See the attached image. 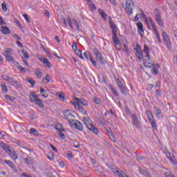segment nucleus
<instances>
[{
	"label": "nucleus",
	"mask_w": 177,
	"mask_h": 177,
	"mask_svg": "<svg viewBox=\"0 0 177 177\" xmlns=\"http://www.w3.org/2000/svg\"><path fill=\"white\" fill-rule=\"evenodd\" d=\"M142 17H145L146 15H145V12H142ZM145 23L147 27V28H150V23L149 22V19H147V17H145Z\"/></svg>",
	"instance_id": "32"
},
{
	"label": "nucleus",
	"mask_w": 177,
	"mask_h": 177,
	"mask_svg": "<svg viewBox=\"0 0 177 177\" xmlns=\"http://www.w3.org/2000/svg\"><path fill=\"white\" fill-rule=\"evenodd\" d=\"M24 161L28 165H32L33 161L32 159L30 157L28 156L27 158L24 159Z\"/></svg>",
	"instance_id": "28"
},
{
	"label": "nucleus",
	"mask_w": 177,
	"mask_h": 177,
	"mask_svg": "<svg viewBox=\"0 0 177 177\" xmlns=\"http://www.w3.org/2000/svg\"><path fill=\"white\" fill-rule=\"evenodd\" d=\"M6 59L7 62L13 63L15 60L13 59V57L12 55H6Z\"/></svg>",
	"instance_id": "40"
},
{
	"label": "nucleus",
	"mask_w": 177,
	"mask_h": 177,
	"mask_svg": "<svg viewBox=\"0 0 177 177\" xmlns=\"http://www.w3.org/2000/svg\"><path fill=\"white\" fill-rule=\"evenodd\" d=\"M98 12H99L100 16H102V19H104V20H106V19H107V15H106V12L103 10V9L99 8V9H98Z\"/></svg>",
	"instance_id": "26"
},
{
	"label": "nucleus",
	"mask_w": 177,
	"mask_h": 177,
	"mask_svg": "<svg viewBox=\"0 0 177 177\" xmlns=\"http://www.w3.org/2000/svg\"><path fill=\"white\" fill-rule=\"evenodd\" d=\"M63 114H64V118L66 120L68 119V117H70V115H71V113H70V111H68V110L64 111Z\"/></svg>",
	"instance_id": "33"
},
{
	"label": "nucleus",
	"mask_w": 177,
	"mask_h": 177,
	"mask_svg": "<svg viewBox=\"0 0 177 177\" xmlns=\"http://www.w3.org/2000/svg\"><path fill=\"white\" fill-rule=\"evenodd\" d=\"M73 22L75 24L77 31H81V29H80V24H78V22L77 21V19H73Z\"/></svg>",
	"instance_id": "39"
},
{
	"label": "nucleus",
	"mask_w": 177,
	"mask_h": 177,
	"mask_svg": "<svg viewBox=\"0 0 177 177\" xmlns=\"http://www.w3.org/2000/svg\"><path fill=\"white\" fill-rule=\"evenodd\" d=\"M165 177H176L175 175L172 174V172L168 171L165 173Z\"/></svg>",
	"instance_id": "49"
},
{
	"label": "nucleus",
	"mask_w": 177,
	"mask_h": 177,
	"mask_svg": "<svg viewBox=\"0 0 177 177\" xmlns=\"http://www.w3.org/2000/svg\"><path fill=\"white\" fill-rule=\"evenodd\" d=\"M149 122H150L153 129H155V131H157V123L156 122V120H154V118H149Z\"/></svg>",
	"instance_id": "21"
},
{
	"label": "nucleus",
	"mask_w": 177,
	"mask_h": 177,
	"mask_svg": "<svg viewBox=\"0 0 177 177\" xmlns=\"http://www.w3.org/2000/svg\"><path fill=\"white\" fill-rule=\"evenodd\" d=\"M109 26L111 29L112 30V34L114 32H117V26L114 22H113V19H111V17H110L109 20Z\"/></svg>",
	"instance_id": "16"
},
{
	"label": "nucleus",
	"mask_w": 177,
	"mask_h": 177,
	"mask_svg": "<svg viewBox=\"0 0 177 177\" xmlns=\"http://www.w3.org/2000/svg\"><path fill=\"white\" fill-rule=\"evenodd\" d=\"M72 127H73V128H75V129H78L79 131L84 130V126L82 125V123H81L78 120H73L72 123Z\"/></svg>",
	"instance_id": "11"
},
{
	"label": "nucleus",
	"mask_w": 177,
	"mask_h": 177,
	"mask_svg": "<svg viewBox=\"0 0 177 177\" xmlns=\"http://www.w3.org/2000/svg\"><path fill=\"white\" fill-rule=\"evenodd\" d=\"M135 8V3L132 0H126V10L129 15H132V10Z\"/></svg>",
	"instance_id": "8"
},
{
	"label": "nucleus",
	"mask_w": 177,
	"mask_h": 177,
	"mask_svg": "<svg viewBox=\"0 0 177 177\" xmlns=\"http://www.w3.org/2000/svg\"><path fill=\"white\" fill-rule=\"evenodd\" d=\"M120 92L122 95H127V88L125 86H122L120 88Z\"/></svg>",
	"instance_id": "43"
},
{
	"label": "nucleus",
	"mask_w": 177,
	"mask_h": 177,
	"mask_svg": "<svg viewBox=\"0 0 177 177\" xmlns=\"http://www.w3.org/2000/svg\"><path fill=\"white\" fill-rule=\"evenodd\" d=\"M35 74L37 75V78H42V72L41 71H35Z\"/></svg>",
	"instance_id": "41"
},
{
	"label": "nucleus",
	"mask_w": 177,
	"mask_h": 177,
	"mask_svg": "<svg viewBox=\"0 0 177 177\" xmlns=\"http://www.w3.org/2000/svg\"><path fill=\"white\" fill-rule=\"evenodd\" d=\"M155 15V20L156 23L160 26V27H164V21H162V18L161 17V12L160 10L156 9L154 11Z\"/></svg>",
	"instance_id": "4"
},
{
	"label": "nucleus",
	"mask_w": 177,
	"mask_h": 177,
	"mask_svg": "<svg viewBox=\"0 0 177 177\" xmlns=\"http://www.w3.org/2000/svg\"><path fill=\"white\" fill-rule=\"evenodd\" d=\"M112 39L117 50H121V43L120 42V39L117 36V32L112 33Z\"/></svg>",
	"instance_id": "6"
},
{
	"label": "nucleus",
	"mask_w": 177,
	"mask_h": 177,
	"mask_svg": "<svg viewBox=\"0 0 177 177\" xmlns=\"http://www.w3.org/2000/svg\"><path fill=\"white\" fill-rule=\"evenodd\" d=\"M162 37L167 49H171V48H172V45L171 44V39H169V37H168L167 32L163 31L162 33Z\"/></svg>",
	"instance_id": "7"
},
{
	"label": "nucleus",
	"mask_w": 177,
	"mask_h": 177,
	"mask_svg": "<svg viewBox=\"0 0 177 177\" xmlns=\"http://www.w3.org/2000/svg\"><path fill=\"white\" fill-rule=\"evenodd\" d=\"M84 1L86 2V3L88 4V6L91 9H93V10H96V6H95V3H93V1H92L91 0H84Z\"/></svg>",
	"instance_id": "23"
},
{
	"label": "nucleus",
	"mask_w": 177,
	"mask_h": 177,
	"mask_svg": "<svg viewBox=\"0 0 177 177\" xmlns=\"http://www.w3.org/2000/svg\"><path fill=\"white\" fill-rule=\"evenodd\" d=\"M147 115L148 117V120L149 118H154V116H153V114H151V112H150V111H147Z\"/></svg>",
	"instance_id": "57"
},
{
	"label": "nucleus",
	"mask_w": 177,
	"mask_h": 177,
	"mask_svg": "<svg viewBox=\"0 0 177 177\" xmlns=\"http://www.w3.org/2000/svg\"><path fill=\"white\" fill-rule=\"evenodd\" d=\"M149 52H150V50L147 45H144V53L145 54V57H147V59H145V60L144 64L145 67H149V68H151V67L154 66V61L151 60V59L150 58V54L149 53Z\"/></svg>",
	"instance_id": "1"
},
{
	"label": "nucleus",
	"mask_w": 177,
	"mask_h": 177,
	"mask_svg": "<svg viewBox=\"0 0 177 177\" xmlns=\"http://www.w3.org/2000/svg\"><path fill=\"white\" fill-rule=\"evenodd\" d=\"M115 81H116L117 84H118V86L119 88H122V86H124V85H122V82H121L120 81V79H119V78H115Z\"/></svg>",
	"instance_id": "50"
},
{
	"label": "nucleus",
	"mask_w": 177,
	"mask_h": 177,
	"mask_svg": "<svg viewBox=\"0 0 177 177\" xmlns=\"http://www.w3.org/2000/svg\"><path fill=\"white\" fill-rule=\"evenodd\" d=\"M59 136L61 138V139H65L66 138V135H64V133H62V131H59Z\"/></svg>",
	"instance_id": "61"
},
{
	"label": "nucleus",
	"mask_w": 177,
	"mask_h": 177,
	"mask_svg": "<svg viewBox=\"0 0 177 177\" xmlns=\"http://www.w3.org/2000/svg\"><path fill=\"white\" fill-rule=\"evenodd\" d=\"M56 96H58L59 100H61V102H64V100H66V97L64 95V93L61 92V93H56Z\"/></svg>",
	"instance_id": "25"
},
{
	"label": "nucleus",
	"mask_w": 177,
	"mask_h": 177,
	"mask_svg": "<svg viewBox=\"0 0 177 177\" xmlns=\"http://www.w3.org/2000/svg\"><path fill=\"white\" fill-rule=\"evenodd\" d=\"M93 53L95 55V57L97 59V60H98V62L101 64H103V56L102 55V53H100V51L99 50H97V48H95L93 50Z\"/></svg>",
	"instance_id": "10"
},
{
	"label": "nucleus",
	"mask_w": 177,
	"mask_h": 177,
	"mask_svg": "<svg viewBox=\"0 0 177 177\" xmlns=\"http://www.w3.org/2000/svg\"><path fill=\"white\" fill-rule=\"evenodd\" d=\"M134 53L136 54L138 59H139V60H142V59H143V53L142 52L140 46H139V44L136 46L134 48Z\"/></svg>",
	"instance_id": "9"
},
{
	"label": "nucleus",
	"mask_w": 177,
	"mask_h": 177,
	"mask_svg": "<svg viewBox=\"0 0 177 177\" xmlns=\"http://www.w3.org/2000/svg\"><path fill=\"white\" fill-rule=\"evenodd\" d=\"M108 168H109V169H111V171L115 174V175H118V177H128V176L127 174H125V173L121 170H120V169H118V167H115V166H109L108 164H106Z\"/></svg>",
	"instance_id": "3"
},
{
	"label": "nucleus",
	"mask_w": 177,
	"mask_h": 177,
	"mask_svg": "<svg viewBox=\"0 0 177 177\" xmlns=\"http://www.w3.org/2000/svg\"><path fill=\"white\" fill-rule=\"evenodd\" d=\"M46 81L47 83L50 82V76L49 75H46L44 78H43V81Z\"/></svg>",
	"instance_id": "55"
},
{
	"label": "nucleus",
	"mask_w": 177,
	"mask_h": 177,
	"mask_svg": "<svg viewBox=\"0 0 177 177\" xmlns=\"http://www.w3.org/2000/svg\"><path fill=\"white\" fill-rule=\"evenodd\" d=\"M132 118L135 127H137L138 129H140V128H142V125L140 124V121L138 120V117L136 116V115L133 114L132 115Z\"/></svg>",
	"instance_id": "13"
},
{
	"label": "nucleus",
	"mask_w": 177,
	"mask_h": 177,
	"mask_svg": "<svg viewBox=\"0 0 177 177\" xmlns=\"http://www.w3.org/2000/svg\"><path fill=\"white\" fill-rule=\"evenodd\" d=\"M21 53H22L23 56L26 57V59H30V55H28V53L27 51L21 50Z\"/></svg>",
	"instance_id": "37"
},
{
	"label": "nucleus",
	"mask_w": 177,
	"mask_h": 177,
	"mask_svg": "<svg viewBox=\"0 0 177 177\" xmlns=\"http://www.w3.org/2000/svg\"><path fill=\"white\" fill-rule=\"evenodd\" d=\"M84 56L86 59V60H89L91 57H92V54H91L89 51H86L84 53Z\"/></svg>",
	"instance_id": "34"
},
{
	"label": "nucleus",
	"mask_w": 177,
	"mask_h": 177,
	"mask_svg": "<svg viewBox=\"0 0 177 177\" xmlns=\"http://www.w3.org/2000/svg\"><path fill=\"white\" fill-rule=\"evenodd\" d=\"M26 81L28 82H29V84H30V85H32V86H34V85H35V80H34L32 79H27Z\"/></svg>",
	"instance_id": "53"
},
{
	"label": "nucleus",
	"mask_w": 177,
	"mask_h": 177,
	"mask_svg": "<svg viewBox=\"0 0 177 177\" xmlns=\"http://www.w3.org/2000/svg\"><path fill=\"white\" fill-rule=\"evenodd\" d=\"M59 19L62 24H64L65 27H67V21H66V18H64V17H61Z\"/></svg>",
	"instance_id": "46"
},
{
	"label": "nucleus",
	"mask_w": 177,
	"mask_h": 177,
	"mask_svg": "<svg viewBox=\"0 0 177 177\" xmlns=\"http://www.w3.org/2000/svg\"><path fill=\"white\" fill-rule=\"evenodd\" d=\"M1 88L3 93H6V92H8V86L6 84H1Z\"/></svg>",
	"instance_id": "45"
},
{
	"label": "nucleus",
	"mask_w": 177,
	"mask_h": 177,
	"mask_svg": "<svg viewBox=\"0 0 177 177\" xmlns=\"http://www.w3.org/2000/svg\"><path fill=\"white\" fill-rule=\"evenodd\" d=\"M154 113L156 114L158 118H162L164 117V114L158 108H155Z\"/></svg>",
	"instance_id": "24"
},
{
	"label": "nucleus",
	"mask_w": 177,
	"mask_h": 177,
	"mask_svg": "<svg viewBox=\"0 0 177 177\" xmlns=\"http://www.w3.org/2000/svg\"><path fill=\"white\" fill-rule=\"evenodd\" d=\"M109 88L115 96H118V92L114 88V86L112 84L109 85Z\"/></svg>",
	"instance_id": "30"
},
{
	"label": "nucleus",
	"mask_w": 177,
	"mask_h": 177,
	"mask_svg": "<svg viewBox=\"0 0 177 177\" xmlns=\"http://www.w3.org/2000/svg\"><path fill=\"white\" fill-rule=\"evenodd\" d=\"M166 157L169 160L173 165H176V159L175 158L174 153H171V152H166Z\"/></svg>",
	"instance_id": "12"
},
{
	"label": "nucleus",
	"mask_w": 177,
	"mask_h": 177,
	"mask_svg": "<svg viewBox=\"0 0 177 177\" xmlns=\"http://www.w3.org/2000/svg\"><path fill=\"white\" fill-rule=\"evenodd\" d=\"M137 27H138V32L140 34V37H143L145 34V29H143V24H142L140 21H138L137 23Z\"/></svg>",
	"instance_id": "14"
},
{
	"label": "nucleus",
	"mask_w": 177,
	"mask_h": 177,
	"mask_svg": "<svg viewBox=\"0 0 177 177\" xmlns=\"http://www.w3.org/2000/svg\"><path fill=\"white\" fill-rule=\"evenodd\" d=\"M72 105L74 106L75 109L76 110H77V111H79L80 113H82L83 114H85V113H86V111L82 108L80 104L78 103H75V102H73Z\"/></svg>",
	"instance_id": "15"
},
{
	"label": "nucleus",
	"mask_w": 177,
	"mask_h": 177,
	"mask_svg": "<svg viewBox=\"0 0 177 177\" xmlns=\"http://www.w3.org/2000/svg\"><path fill=\"white\" fill-rule=\"evenodd\" d=\"M83 122L84 123V125H86V128L89 129V131L93 133H95V135H97L99 130H97V128L95 127V126L92 124V120H91L89 118H84L83 119Z\"/></svg>",
	"instance_id": "2"
},
{
	"label": "nucleus",
	"mask_w": 177,
	"mask_h": 177,
	"mask_svg": "<svg viewBox=\"0 0 177 177\" xmlns=\"http://www.w3.org/2000/svg\"><path fill=\"white\" fill-rule=\"evenodd\" d=\"M9 84L12 85V86H15V88H20V84H19V81H16L12 77H10L8 80Z\"/></svg>",
	"instance_id": "17"
},
{
	"label": "nucleus",
	"mask_w": 177,
	"mask_h": 177,
	"mask_svg": "<svg viewBox=\"0 0 177 177\" xmlns=\"http://www.w3.org/2000/svg\"><path fill=\"white\" fill-rule=\"evenodd\" d=\"M38 98H39L38 95H37L35 93H34L33 91L30 92L29 95V99L30 102H32V103H35Z\"/></svg>",
	"instance_id": "18"
},
{
	"label": "nucleus",
	"mask_w": 177,
	"mask_h": 177,
	"mask_svg": "<svg viewBox=\"0 0 177 177\" xmlns=\"http://www.w3.org/2000/svg\"><path fill=\"white\" fill-rule=\"evenodd\" d=\"M30 133H33V135H35V133H38V131H37V129H35L34 128H31L30 129Z\"/></svg>",
	"instance_id": "58"
},
{
	"label": "nucleus",
	"mask_w": 177,
	"mask_h": 177,
	"mask_svg": "<svg viewBox=\"0 0 177 177\" xmlns=\"http://www.w3.org/2000/svg\"><path fill=\"white\" fill-rule=\"evenodd\" d=\"M1 32L4 34L5 35H7L8 34H10V30H9V28L6 26H1V29L0 30Z\"/></svg>",
	"instance_id": "22"
},
{
	"label": "nucleus",
	"mask_w": 177,
	"mask_h": 177,
	"mask_svg": "<svg viewBox=\"0 0 177 177\" xmlns=\"http://www.w3.org/2000/svg\"><path fill=\"white\" fill-rule=\"evenodd\" d=\"M5 97L7 99V100H15V97H10L9 95H6Z\"/></svg>",
	"instance_id": "59"
},
{
	"label": "nucleus",
	"mask_w": 177,
	"mask_h": 177,
	"mask_svg": "<svg viewBox=\"0 0 177 177\" xmlns=\"http://www.w3.org/2000/svg\"><path fill=\"white\" fill-rule=\"evenodd\" d=\"M6 25V22L3 20V18L2 17H0V26H3Z\"/></svg>",
	"instance_id": "56"
},
{
	"label": "nucleus",
	"mask_w": 177,
	"mask_h": 177,
	"mask_svg": "<svg viewBox=\"0 0 177 177\" xmlns=\"http://www.w3.org/2000/svg\"><path fill=\"white\" fill-rule=\"evenodd\" d=\"M3 80H4V81H9V80H10V77L8 75H3L2 76Z\"/></svg>",
	"instance_id": "62"
},
{
	"label": "nucleus",
	"mask_w": 177,
	"mask_h": 177,
	"mask_svg": "<svg viewBox=\"0 0 177 177\" xmlns=\"http://www.w3.org/2000/svg\"><path fill=\"white\" fill-rule=\"evenodd\" d=\"M55 129H57V131H58V132H63V131H64V129H63V126L62 125V124H57L55 126Z\"/></svg>",
	"instance_id": "31"
},
{
	"label": "nucleus",
	"mask_w": 177,
	"mask_h": 177,
	"mask_svg": "<svg viewBox=\"0 0 177 177\" xmlns=\"http://www.w3.org/2000/svg\"><path fill=\"white\" fill-rule=\"evenodd\" d=\"M40 60L41 62H43V63L46 64L47 67H48V68H50L52 65L50 64V62H49V60H48V59L42 57L40 59Z\"/></svg>",
	"instance_id": "27"
},
{
	"label": "nucleus",
	"mask_w": 177,
	"mask_h": 177,
	"mask_svg": "<svg viewBox=\"0 0 177 177\" xmlns=\"http://www.w3.org/2000/svg\"><path fill=\"white\" fill-rule=\"evenodd\" d=\"M1 8H2V10H3V12H8V7L6 6V3L3 2L1 3Z\"/></svg>",
	"instance_id": "47"
},
{
	"label": "nucleus",
	"mask_w": 177,
	"mask_h": 177,
	"mask_svg": "<svg viewBox=\"0 0 177 177\" xmlns=\"http://www.w3.org/2000/svg\"><path fill=\"white\" fill-rule=\"evenodd\" d=\"M149 23L152 27L154 35L157 38L159 44H161V37H160V32H158V30H157V26H156V23L153 21V19H151V18L149 19Z\"/></svg>",
	"instance_id": "5"
},
{
	"label": "nucleus",
	"mask_w": 177,
	"mask_h": 177,
	"mask_svg": "<svg viewBox=\"0 0 177 177\" xmlns=\"http://www.w3.org/2000/svg\"><path fill=\"white\" fill-rule=\"evenodd\" d=\"M9 152V156L11 157L12 160H14L16 161L17 158H19V156H17V153H16V151H12V150H8Z\"/></svg>",
	"instance_id": "20"
},
{
	"label": "nucleus",
	"mask_w": 177,
	"mask_h": 177,
	"mask_svg": "<svg viewBox=\"0 0 177 177\" xmlns=\"http://www.w3.org/2000/svg\"><path fill=\"white\" fill-rule=\"evenodd\" d=\"M129 50V49L127 46V44H124L123 52H126L127 53H128Z\"/></svg>",
	"instance_id": "64"
},
{
	"label": "nucleus",
	"mask_w": 177,
	"mask_h": 177,
	"mask_svg": "<svg viewBox=\"0 0 177 177\" xmlns=\"http://www.w3.org/2000/svg\"><path fill=\"white\" fill-rule=\"evenodd\" d=\"M108 136H109L110 140L113 142V143H116L117 140H115V138L114 137V134L113 133L111 134H108Z\"/></svg>",
	"instance_id": "38"
},
{
	"label": "nucleus",
	"mask_w": 177,
	"mask_h": 177,
	"mask_svg": "<svg viewBox=\"0 0 177 177\" xmlns=\"http://www.w3.org/2000/svg\"><path fill=\"white\" fill-rule=\"evenodd\" d=\"M12 50L11 48H6L4 55L5 56L10 55L12 54Z\"/></svg>",
	"instance_id": "42"
},
{
	"label": "nucleus",
	"mask_w": 177,
	"mask_h": 177,
	"mask_svg": "<svg viewBox=\"0 0 177 177\" xmlns=\"http://www.w3.org/2000/svg\"><path fill=\"white\" fill-rule=\"evenodd\" d=\"M75 100L76 102H77V103H78L80 104V103H81V104H82V106H88V101H86L85 99L84 98H79V97H75Z\"/></svg>",
	"instance_id": "19"
},
{
	"label": "nucleus",
	"mask_w": 177,
	"mask_h": 177,
	"mask_svg": "<svg viewBox=\"0 0 177 177\" xmlns=\"http://www.w3.org/2000/svg\"><path fill=\"white\" fill-rule=\"evenodd\" d=\"M75 53L77 56L80 57V59H84V57L82 56V51L81 50H76Z\"/></svg>",
	"instance_id": "44"
},
{
	"label": "nucleus",
	"mask_w": 177,
	"mask_h": 177,
	"mask_svg": "<svg viewBox=\"0 0 177 177\" xmlns=\"http://www.w3.org/2000/svg\"><path fill=\"white\" fill-rule=\"evenodd\" d=\"M35 103V104H37L39 107L44 109V102L40 98H38Z\"/></svg>",
	"instance_id": "29"
},
{
	"label": "nucleus",
	"mask_w": 177,
	"mask_h": 177,
	"mask_svg": "<svg viewBox=\"0 0 177 177\" xmlns=\"http://www.w3.org/2000/svg\"><path fill=\"white\" fill-rule=\"evenodd\" d=\"M93 66H94V67H96V61H95V59H93V57H91V59H90Z\"/></svg>",
	"instance_id": "60"
},
{
	"label": "nucleus",
	"mask_w": 177,
	"mask_h": 177,
	"mask_svg": "<svg viewBox=\"0 0 177 177\" xmlns=\"http://www.w3.org/2000/svg\"><path fill=\"white\" fill-rule=\"evenodd\" d=\"M67 23L68 24V26H70V28H71V30H74V26H73V21H71V19H70V17H68L66 19Z\"/></svg>",
	"instance_id": "36"
},
{
	"label": "nucleus",
	"mask_w": 177,
	"mask_h": 177,
	"mask_svg": "<svg viewBox=\"0 0 177 177\" xmlns=\"http://www.w3.org/2000/svg\"><path fill=\"white\" fill-rule=\"evenodd\" d=\"M93 102H94V103H95V104H100L101 100L97 97H93Z\"/></svg>",
	"instance_id": "51"
},
{
	"label": "nucleus",
	"mask_w": 177,
	"mask_h": 177,
	"mask_svg": "<svg viewBox=\"0 0 177 177\" xmlns=\"http://www.w3.org/2000/svg\"><path fill=\"white\" fill-rule=\"evenodd\" d=\"M18 70H19V71H21V73H26V68L19 65L18 66H17Z\"/></svg>",
	"instance_id": "54"
},
{
	"label": "nucleus",
	"mask_w": 177,
	"mask_h": 177,
	"mask_svg": "<svg viewBox=\"0 0 177 177\" xmlns=\"http://www.w3.org/2000/svg\"><path fill=\"white\" fill-rule=\"evenodd\" d=\"M47 157H48V160H50V161H53V160H55V154L52 152H49L47 154Z\"/></svg>",
	"instance_id": "35"
},
{
	"label": "nucleus",
	"mask_w": 177,
	"mask_h": 177,
	"mask_svg": "<svg viewBox=\"0 0 177 177\" xmlns=\"http://www.w3.org/2000/svg\"><path fill=\"white\" fill-rule=\"evenodd\" d=\"M4 162H6V164H7V165H9V167H10V168H13V162L10 161V160H4Z\"/></svg>",
	"instance_id": "48"
},
{
	"label": "nucleus",
	"mask_w": 177,
	"mask_h": 177,
	"mask_svg": "<svg viewBox=\"0 0 177 177\" xmlns=\"http://www.w3.org/2000/svg\"><path fill=\"white\" fill-rule=\"evenodd\" d=\"M23 16L26 21H28V23H30V18H28V15L27 14H24Z\"/></svg>",
	"instance_id": "63"
},
{
	"label": "nucleus",
	"mask_w": 177,
	"mask_h": 177,
	"mask_svg": "<svg viewBox=\"0 0 177 177\" xmlns=\"http://www.w3.org/2000/svg\"><path fill=\"white\" fill-rule=\"evenodd\" d=\"M152 74L154 75H157V74H158V69L156 66L152 68Z\"/></svg>",
	"instance_id": "52"
}]
</instances>
